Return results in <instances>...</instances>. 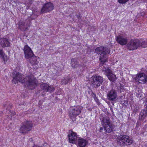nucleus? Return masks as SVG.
Returning a JSON list of instances; mask_svg holds the SVG:
<instances>
[{
	"mask_svg": "<svg viewBox=\"0 0 147 147\" xmlns=\"http://www.w3.org/2000/svg\"><path fill=\"white\" fill-rule=\"evenodd\" d=\"M13 79L12 82L16 84L18 82L23 83L25 82L30 89L32 90L34 88L36 85V80L33 75L26 76L23 78V75L17 71L13 72Z\"/></svg>",
	"mask_w": 147,
	"mask_h": 147,
	"instance_id": "obj_1",
	"label": "nucleus"
},
{
	"mask_svg": "<svg viewBox=\"0 0 147 147\" xmlns=\"http://www.w3.org/2000/svg\"><path fill=\"white\" fill-rule=\"evenodd\" d=\"M110 52V49L103 46H101L96 48L95 49L96 53L98 55H100L99 57V60L100 61V65L101 66L107 61V54H109Z\"/></svg>",
	"mask_w": 147,
	"mask_h": 147,
	"instance_id": "obj_2",
	"label": "nucleus"
},
{
	"mask_svg": "<svg viewBox=\"0 0 147 147\" xmlns=\"http://www.w3.org/2000/svg\"><path fill=\"white\" fill-rule=\"evenodd\" d=\"M117 141L120 146H124L125 145H129L131 144L133 141L128 136L122 135L117 138Z\"/></svg>",
	"mask_w": 147,
	"mask_h": 147,
	"instance_id": "obj_3",
	"label": "nucleus"
},
{
	"mask_svg": "<svg viewBox=\"0 0 147 147\" xmlns=\"http://www.w3.org/2000/svg\"><path fill=\"white\" fill-rule=\"evenodd\" d=\"M32 127V121H26L24 122L23 125L20 129V132L22 134H26L28 131H30Z\"/></svg>",
	"mask_w": 147,
	"mask_h": 147,
	"instance_id": "obj_4",
	"label": "nucleus"
},
{
	"mask_svg": "<svg viewBox=\"0 0 147 147\" xmlns=\"http://www.w3.org/2000/svg\"><path fill=\"white\" fill-rule=\"evenodd\" d=\"M91 84L95 88H98L100 86L103 81V78L100 76H94L91 78Z\"/></svg>",
	"mask_w": 147,
	"mask_h": 147,
	"instance_id": "obj_5",
	"label": "nucleus"
},
{
	"mask_svg": "<svg viewBox=\"0 0 147 147\" xmlns=\"http://www.w3.org/2000/svg\"><path fill=\"white\" fill-rule=\"evenodd\" d=\"M140 40L134 39L131 40L127 44L128 49L129 50H134L139 47Z\"/></svg>",
	"mask_w": 147,
	"mask_h": 147,
	"instance_id": "obj_6",
	"label": "nucleus"
},
{
	"mask_svg": "<svg viewBox=\"0 0 147 147\" xmlns=\"http://www.w3.org/2000/svg\"><path fill=\"white\" fill-rule=\"evenodd\" d=\"M82 109V107L80 106H78L74 107L73 108L72 110L70 112L69 116L70 118L72 119L73 120L75 121V117L79 115L81 113V110Z\"/></svg>",
	"mask_w": 147,
	"mask_h": 147,
	"instance_id": "obj_7",
	"label": "nucleus"
},
{
	"mask_svg": "<svg viewBox=\"0 0 147 147\" xmlns=\"http://www.w3.org/2000/svg\"><path fill=\"white\" fill-rule=\"evenodd\" d=\"M134 79L136 82L139 83L144 84L147 81V76L144 73H139Z\"/></svg>",
	"mask_w": 147,
	"mask_h": 147,
	"instance_id": "obj_8",
	"label": "nucleus"
},
{
	"mask_svg": "<svg viewBox=\"0 0 147 147\" xmlns=\"http://www.w3.org/2000/svg\"><path fill=\"white\" fill-rule=\"evenodd\" d=\"M23 50L26 59H30L34 55L33 51L27 45L24 46Z\"/></svg>",
	"mask_w": 147,
	"mask_h": 147,
	"instance_id": "obj_9",
	"label": "nucleus"
},
{
	"mask_svg": "<svg viewBox=\"0 0 147 147\" xmlns=\"http://www.w3.org/2000/svg\"><path fill=\"white\" fill-rule=\"evenodd\" d=\"M53 9V4L51 2L45 3L43 5L41 9V12L45 13L52 11Z\"/></svg>",
	"mask_w": 147,
	"mask_h": 147,
	"instance_id": "obj_10",
	"label": "nucleus"
},
{
	"mask_svg": "<svg viewBox=\"0 0 147 147\" xmlns=\"http://www.w3.org/2000/svg\"><path fill=\"white\" fill-rule=\"evenodd\" d=\"M102 71L111 81L113 82L116 79V75L113 74L111 70L105 68L102 70Z\"/></svg>",
	"mask_w": 147,
	"mask_h": 147,
	"instance_id": "obj_11",
	"label": "nucleus"
},
{
	"mask_svg": "<svg viewBox=\"0 0 147 147\" xmlns=\"http://www.w3.org/2000/svg\"><path fill=\"white\" fill-rule=\"evenodd\" d=\"M68 138L69 141L70 143H76L78 139L76 133L72 131H70L68 135Z\"/></svg>",
	"mask_w": 147,
	"mask_h": 147,
	"instance_id": "obj_12",
	"label": "nucleus"
},
{
	"mask_svg": "<svg viewBox=\"0 0 147 147\" xmlns=\"http://www.w3.org/2000/svg\"><path fill=\"white\" fill-rule=\"evenodd\" d=\"M116 40L118 43L122 45H125L128 41L126 37L121 35L117 36L116 37Z\"/></svg>",
	"mask_w": 147,
	"mask_h": 147,
	"instance_id": "obj_13",
	"label": "nucleus"
},
{
	"mask_svg": "<svg viewBox=\"0 0 147 147\" xmlns=\"http://www.w3.org/2000/svg\"><path fill=\"white\" fill-rule=\"evenodd\" d=\"M41 88L46 92H53L54 90V88L52 86H49V85L46 83H42L40 85Z\"/></svg>",
	"mask_w": 147,
	"mask_h": 147,
	"instance_id": "obj_14",
	"label": "nucleus"
},
{
	"mask_svg": "<svg viewBox=\"0 0 147 147\" xmlns=\"http://www.w3.org/2000/svg\"><path fill=\"white\" fill-rule=\"evenodd\" d=\"M108 98L109 100L113 101L117 97V94L115 90H111L107 94Z\"/></svg>",
	"mask_w": 147,
	"mask_h": 147,
	"instance_id": "obj_15",
	"label": "nucleus"
},
{
	"mask_svg": "<svg viewBox=\"0 0 147 147\" xmlns=\"http://www.w3.org/2000/svg\"><path fill=\"white\" fill-rule=\"evenodd\" d=\"M0 44L3 48L8 47L10 46V43L8 39L3 38L0 39Z\"/></svg>",
	"mask_w": 147,
	"mask_h": 147,
	"instance_id": "obj_16",
	"label": "nucleus"
},
{
	"mask_svg": "<svg viewBox=\"0 0 147 147\" xmlns=\"http://www.w3.org/2000/svg\"><path fill=\"white\" fill-rule=\"evenodd\" d=\"M100 119L101 123L104 127L111 124L110 122L109 119L108 117H101L100 118Z\"/></svg>",
	"mask_w": 147,
	"mask_h": 147,
	"instance_id": "obj_17",
	"label": "nucleus"
},
{
	"mask_svg": "<svg viewBox=\"0 0 147 147\" xmlns=\"http://www.w3.org/2000/svg\"><path fill=\"white\" fill-rule=\"evenodd\" d=\"M88 143V141L85 139L80 138L78 140V144L80 147H84Z\"/></svg>",
	"mask_w": 147,
	"mask_h": 147,
	"instance_id": "obj_18",
	"label": "nucleus"
},
{
	"mask_svg": "<svg viewBox=\"0 0 147 147\" xmlns=\"http://www.w3.org/2000/svg\"><path fill=\"white\" fill-rule=\"evenodd\" d=\"M147 116V110L145 109H143L140 113L139 117V119L143 120Z\"/></svg>",
	"mask_w": 147,
	"mask_h": 147,
	"instance_id": "obj_19",
	"label": "nucleus"
},
{
	"mask_svg": "<svg viewBox=\"0 0 147 147\" xmlns=\"http://www.w3.org/2000/svg\"><path fill=\"white\" fill-rule=\"evenodd\" d=\"M28 26L27 22H22L21 24L19 25L20 28L22 30H26L28 29Z\"/></svg>",
	"mask_w": 147,
	"mask_h": 147,
	"instance_id": "obj_20",
	"label": "nucleus"
},
{
	"mask_svg": "<svg viewBox=\"0 0 147 147\" xmlns=\"http://www.w3.org/2000/svg\"><path fill=\"white\" fill-rule=\"evenodd\" d=\"M0 57L3 59L5 63L8 59L7 56L5 54L3 50L2 49L0 50Z\"/></svg>",
	"mask_w": 147,
	"mask_h": 147,
	"instance_id": "obj_21",
	"label": "nucleus"
},
{
	"mask_svg": "<svg viewBox=\"0 0 147 147\" xmlns=\"http://www.w3.org/2000/svg\"><path fill=\"white\" fill-rule=\"evenodd\" d=\"M71 65L73 68L77 67L78 66V63L77 60L75 59H71Z\"/></svg>",
	"mask_w": 147,
	"mask_h": 147,
	"instance_id": "obj_22",
	"label": "nucleus"
},
{
	"mask_svg": "<svg viewBox=\"0 0 147 147\" xmlns=\"http://www.w3.org/2000/svg\"><path fill=\"white\" fill-rule=\"evenodd\" d=\"M104 128L106 132L110 133L112 131V126L111 124L104 127Z\"/></svg>",
	"mask_w": 147,
	"mask_h": 147,
	"instance_id": "obj_23",
	"label": "nucleus"
},
{
	"mask_svg": "<svg viewBox=\"0 0 147 147\" xmlns=\"http://www.w3.org/2000/svg\"><path fill=\"white\" fill-rule=\"evenodd\" d=\"M37 58H38V57L34 56V55L30 59V62L32 64H37L38 63V61H37Z\"/></svg>",
	"mask_w": 147,
	"mask_h": 147,
	"instance_id": "obj_24",
	"label": "nucleus"
},
{
	"mask_svg": "<svg viewBox=\"0 0 147 147\" xmlns=\"http://www.w3.org/2000/svg\"><path fill=\"white\" fill-rule=\"evenodd\" d=\"M71 79L69 77L65 78L62 80L61 83L62 84H66L70 82L71 81Z\"/></svg>",
	"mask_w": 147,
	"mask_h": 147,
	"instance_id": "obj_25",
	"label": "nucleus"
},
{
	"mask_svg": "<svg viewBox=\"0 0 147 147\" xmlns=\"http://www.w3.org/2000/svg\"><path fill=\"white\" fill-rule=\"evenodd\" d=\"M140 45L139 47H141L143 48L147 47V42L145 41H141L140 40Z\"/></svg>",
	"mask_w": 147,
	"mask_h": 147,
	"instance_id": "obj_26",
	"label": "nucleus"
},
{
	"mask_svg": "<svg viewBox=\"0 0 147 147\" xmlns=\"http://www.w3.org/2000/svg\"><path fill=\"white\" fill-rule=\"evenodd\" d=\"M128 1L129 0H118L119 2L121 4L125 3Z\"/></svg>",
	"mask_w": 147,
	"mask_h": 147,
	"instance_id": "obj_27",
	"label": "nucleus"
},
{
	"mask_svg": "<svg viewBox=\"0 0 147 147\" xmlns=\"http://www.w3.org/2000/svg\"><path fill=\"white\" fill-rule=\"evenodd\" d=\"M91 95H92V97H93L94 98V99L95 100V101H97V100H98L97 98L96 97V95L95 94L93 93L92 92V93L91 94Z\"/></svg>",
	"mask_w": 147,
	"mask_h": 147,
	"instance_id": "obj_28",
	"label": "nucleus"
},
{
	"mask_svg": "<svg viewBox=\"0 0 147 147\" xmlns=\"http://www.w3.org/2000/svg\"><path fill=\"white\" fill-rule=\"evenodd\" d=\"M4 107L6 109H9V108H11V106L10 105H9L8 106L7 105H4Z\"/></svg>",
	"mask_w": 147,
	"mask_h": 147,
	"instance_id": "obj_29",
	"label": "nucleus"
},
{
	"mask_svg": "<svg viewBox=\"0 0 147 147\" xmlns=\"http://www.w3.org/2000/svg\"><path fill=\"white\" fill-rule=\"evenodd\" d=\"M9 112H10V113H11V114L12 115H14L16 114V113L14 111H12L11 112V111H9L8 113H9Z\"/></svg>",
	"mask_w": 147,
	"mask_h": 147,
	"instance_id": "obj_30",
	"label": "nucleus"
},
{
	"mask_svg": "<svg viewBox=\"0 0 147 147\" xmlns=\"http://www.w3.org/2000/svg\"><path fill=\"white\" fill-rule=\"evenodd\" d=\"M144 107L145 108H146V109L147 110V102H146L145 103L144 105Z\"/></svg>",
	"mask_w": 147,
	"mask_h": 147,
	"instance_id": "obj_31",
	"label": "nucleus"
},
{
	"mask_svg": "<svg viewBox=\"0 0 147 147\" xmlns=\"http://www.w3.org/2000/svg\"><path fill=\"white\" fill-rule=\"evenodd\" d=\"M102 130H103V128L102 127H100V129H99V131L100 132H101L102 131Z\"/></svg>",
	"mask_w": 147,
	"mask_h": 147,
	"instance_id": "obj_32",
	"label": "nucleus"
},
{
	"mask_svg": "<svg viewBox=\"0 0 147 147\" xmlns=\"http://www.w3.org/2000/svg\"><path fill=\"white\" fill-rule=\"evenodd\" d=\"M76 16L78 17V19H80V17L79 16V17H78V15H76Z\"/></svg>",
	"mask_w": 147,
	"mask_h": 147,
	"instance_id": "obj_33",
	"label": "nucleus"
},
{
	"mask_svg": "<svg viewBox=\"0 0 147 147\" xmlns=\"http://www.w3.org/2000/svg\"><path fill=\"white\" fill-rule=\"evenodd\" d=\"M97 102V104L98 105H99V104H100V102Z\"/></svg>",
	"mask_w": 147,
	"mask_h": 147,
	"instance_id": "obj_34",
	"label": "nucleus"
},
{
	"mask_svg": "<svg viewBox=\"0 0 147 147\" xmlns=\"http://www.w3.org/2000/svg\"><path fill=\"white\" fill-rule=\"evenodd\" d=\"M112 102V104H113L114 103V102Z\"/></svg>",
	"mask_w": 147,
	"mask_h": 147,
	"instance_id": "obj_35",
	"label": "nucleus"
},
{
	"mask_svg": "<svg viewBox=\"0 0 147 147\" xmlns=\"http://www.w3.org/2000/svg\"><path fill=\"white\" fill-rule=\"evenodd\" d=\"M145 101H147V99H146V100Z\"/></svg>",
	"mask_w": 147,
	"mask_h": 147,
	"instance_id": "obj_36",
	"label": "nucleus"
}]
</instances>
